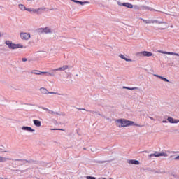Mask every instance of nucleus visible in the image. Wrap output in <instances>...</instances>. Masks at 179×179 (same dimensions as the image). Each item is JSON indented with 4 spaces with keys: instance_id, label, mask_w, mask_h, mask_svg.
<instances>
[{
    "instance_id": "5",
    "label": "nucleus",
    "mask_w": 179,
    "mask_h": 179,
    "mask_svg": "<svg viewBox=\"0 0 179 179\" xmlns=\"http://www.w3.org/2000/svg\"><path fill=\"white\" fill-rule=\"evenodd\" d=\"M20 37L21 40L27 41L31 38V35H30V33H28V32H21L20 34Z\"/></svg>"
},
{
    "instance_id": "19",
    "label": "nucleus",
    "mask_w": 179,
    "mask_h": 179,
    "mask_svg": "<svg viewBox=\"0 0 179 179\" xmlns=\"http://www.w3.org/2000/svg\"><path fill=\"white\" fill-rule=\"evenodd\" d=\"M40 92H41V93H42V94H48V93H50L48 92V90L45 87H41L40 89Z\"/></svg>"
},
{
    "instance_id": "18",
    "label": "nucleus",
    "mask_w": 179,
    "mask_h": 179,
    "mask_svg": "<svg viewBox=\"0 0 179 179\" xmlns=\"http://www.w3.org/2000/svg\"><path fill=\"white\" fill-rule=\"evenodd\" d=\"M158 52H160L161 54H165L166 55H176V52H164L159 50Z\"/></svg>"
},
{
    "instance_id": "10",
    "label": "nucleus",
    "mask_w": 179,
    "mask_h": 179,
    "mask_svg": "<svg viewBox=\"0 0 179 179\" xmlns=\"http://www.w3.org/2000/svg\"><path fill=\"white\" fill-rule=\"evenodd\" d=\"M168 122H170V124H178L179 120L178 119H174L171 117H169L167 118Z\"/></svg>"
},
{
    "instance_id": "1",
    "label": "nucleus",
    "mask_w": 179,
    "mask_h": 179,
    "mask_svg": "<svg viewBox=\"0 0 179 179\" xmlns=\"http://www.w3.org/2000/svg\"><path fill=\"white\" fill-rule=\"evenodd\" d=\"M115 124L118 128H124L125 127H139V124L135 122L126 119H119L115 120Z\"/></svg>"
},
{
    "instance_id": "12",
    "label": "nucleus",
    "mask_w": 179,
    "mask_h": 179,
    "mask_svg": "<svg viewBox=\"0 0 179 179\" xmlns=\"http://www.w3.org/2000/svg\"><path fill=\"white\" fill-rule=\"evenodd\" d=\"M128 163L129 164H134L135 166H139V164H141V162L136 159H129Z\"/></svg>"
},
{
    "instance_id": "11",
    "label": "nucleus",
    "mask_w": 179,
    "mask_h": 179,
    "mask_svg": "<svg viewBox=\"0 0 179 179\" xmlns=\"http://www.w3.org/2000/svg\"><path fill=\"white\" fill-rule=\"evenodd\" d=\"M18 8L20 9V10H21L22 12H26L27 11V7H26V6L24 4L22 3H20L18 4Z\"/></svg>"
},
{
    "instance_id": "31",
    "label": "nucleus",
    "mask_w": 179,
    "mask_h": 179,
    "mask_svg": "<svg viewBox=\"0 0 179 179\" xmlns=\"http://www.w3.org/2000/svg\"><path fill=\"white\" fill-rule=\"evenodd\" d=\"M3 152V147H0V153H2Z\"/></svg>"
},
{
    "instance_id": "30",
    "label": "nucleus",
    "mask_w": 179,
    "mask_h": 179,
    "mask_svg": "<svg viewBox=\"0 0 179 179\" xmlns=\"http://www.w3.org/2000/svg\"><path fill=\"white\" fill-rule=\"evenodd\" d=\"M42 110H44L45 111H48V113H51V110H49L47 108H42Z\"/></svg>"
},
{
    "instance_id": "39",
    "label": "nucleus",
    "mask_w": 179,
    "mask_h": 179,
    "mask_svg": "<svg viewBox=\"0 0 179 179\" xmlns=\"http://www.w3.org/2000/svg\"><path fill=\"white\" fill-rule=\"evenodd\" d=\"M27 1H33V0H27Z\"/></svg>"
},
{
    "instance_id": "29",
    "label": "nucleus",
    "mask_w": 179,
    "mask_h": 179,
    "mask_svg": "<svg viewBox=\"0 0 179 179\" xmlns=\"http://www.w3.org/2000/svg\"><path fill=\"white\" fill-rule=\"evenodd\" d=\"M118 6H124L125 3H122V1H117Z\"/></svg>"
},
{
    "instance_id": "25",
    "label": "nucleus",
    "mask_w": 179,
    "mask_h": 179,
    "mask_svg": "<svg viewBox=\"0 0 179 179\" xmlns=\"http://www.w3.org/2000/svg\"><path fill=\"white\" fill-rule=\"evenodd\" d=\"M152 156H154L155 157H160V152H155L152 154Z\"/></svg>"
},
{
    "instance_id": "4",
    "label": "nucleus",
    "mask_w": 179,
    "mask_h": 179,
    "mask_svg": "<svg viewBox=\"0 0 179 179\" xmlns=\"http://www.w3.org/2000/svg\"><path fill=\"white\" fill-rule=\"evenodd\" d=\"M38 31L39 33H44L45 34H50L52 33V29L50 27H45L44 28H40Z\"/></svg>"
},
{
    "instance_id": "24",
    "label": "nucleus",
    "mask_w": 179,
    "mask_h": 179,
    "mask_svg": "<svg viewBox=\"0 0 179 179\" xmlns=\"http://www.w3.org/2000/svg\"><path fill=\"white\" fill-rule=\"evenodd\" d=\"M160 23H162V21H159V20L152 19V24H160Z\"/></svg>"
},
{
    "instance_id": "27",
    "label": "nucleus",
    "mask_w": 179,
    "mask_h": 179,
    "mask_svg": "<svg viewBox=\"0 0 179 179\" xmlns=\"http://www.w3.org/2000/svg\"><path fill=\"white\" fill-rule=\"evenodd\" d=\"M133 9H135L136 10H139V9H141V7H139V6L135 5L133 6Z\"/></svg>"
},
{
    "instance_id": "20",
    "label": "nucleus",
    "mask_w": 179,
    "mask_h": 179,
    "mask_svg": "<svg viewBox=\"0 0 179 179\" xmlns=\"http://www.w3.org/2000/svg\"><path fill=\"white\" fill-rule=\"evenodd\" d=\"M8 160H9V158L0 155V163H6Z\"/></svg>"
},
{
    "instance_id": "9",
    "label": "nucleus",
    "mask_w": 179,
    "mask_h": 179,
    "mask_svg": "<svg viewBox=\"0 0 179 179\" xmlns=\"http://www.w3.org/2000/svg\"><path fill=\"white\" fill-rule=\"evenodd\" d=\"M140 55L141 57H152L153 53H152V52L143 51L140 52Z\"/></svg>"
},
{
    "instance_id": "3",
    "label": "nucleus",
    "mask_w": 179,
    "mask_h": 179,
    "mask_svg": "<svg viewBox=\"0 0 179 179\" xmlns=\"http://www.w3.org/2000/svg\"><path fill=\"white\" fill-rule=\"evenodd\" d=\"M21 129L24 132H27L28 134H35L36 133V129H34L31 127H29V126H22Z\"/></svg>"
},
{
    "instance_id": "7",
    "label": "nucleus",
    "mask_w": 179,
    "mask_h": 179,
    "mask_svg": "<svg viewBox=\"0 0 179 179\" xmlns=\"http://www.w3.org/2000/svg\"><path fill=\"white\" fill-rule=\"evenodd\" d=\"M159 30H166V29H169V24L166 22L161 21L158 27Z\"/></svg>"
},
{
    "instance_id": "22",
    "label": "nucleus",
    "mask_w": 179,
    "mask_h": 179,
    "mask_svg": "<svg viewBox=\"0 0 179 179\" xmlns=\"http://www.w3.org/2000/svg\"><path fill=\"white\" fill-rule=\"evenodd\" d=\"M143 23L145 24H152V19L143 20Z\"/></svg>"
},
{
    "instance_id": "17",
    "label": "nucleus",
    "mask_w": 179,
    "mask_h": 179,
    "mask_svg": "<svg viewBox=\"0 0 179 179\" xmlns=\"http://www.w3.org/2000/svg\"><path fill=\"white\" fill-rule=\"evenodd\" d=\"M69 66L67 65H64L60 68L55 69L54 71H66L68 69Z\"/></svg>"
},
{
    "instance_id": "38",
    "label": "nucleus",
    "mask_w": 179,
    "mask_h": 179,
    "mask_svg": "<svg viewBox=\"0 0 179 179\" xmlns=\"http://www.w3.org/2000/svg\"><path fill=\"white\" fill-rule=\"evenodd\" d=\"M150 120H153V117H149Z\"/></svg>"
},
{
    "instance_id": "15",
    "label": "nucleus",
    "mask_w": 179,
    "mask_h": 179,
    "mask_svg": "<svg viewBox=\"0 0 179 179\" xmlns=\"http://www.w3.org/2000/svg\"><path fill=\"white\" fill-rule=\"evenodd\" d=\"M32 73H34V75H45V73H48L45 72V71H40L38 70H34V71H32Z\"/></svg>"
},
{
    "instance_id": "33",
    "label": "nucleus",
    "mask_w": 179,
    "mask_h": 179,
    "mask_svg": "<svg viewBox=\"0 0 179 179\" xmlns=\"http://www.w3.org/2000/svg\"><path fill=\"white\" fill-rule=\"evenodd\" d=\"M127 89H128L129 90H135V88H128V87H127Z\"/></svg>"
},
{
    "instance_id": "6",
    "label": "nucleus",
    "mask_w": 179,
    "mask_h": 179,
    "mask_svg": "<svg viewBox=\"0 0 179 179\" xmlns=\"http://www.w3.org/2000/svg\"><path fill=\"white\" fill-rule=\"evenodd\" d=\"M40 10H41V8H27V12H29L31 15H36L40 13Z\"/></svg>"
},
{
    "instance_id": "2",
    "label": "nucleus",
    "mask_w": 179,
    "mask_h": 179,
    "mask_svg": "<svg viewBox=\"0 0 179 179\" xmlns=\"http://www.w3.org/2000/svg\"><path fill=\"white\" fill-rule=\"evenodd\" d=\"M5 44L9 50H17L19 48H24V46L22 43H15L10 40H6Z\"/></svg>"
},
{
    "instance_id": "35",
    "label": "nucleus",
    "mask_w": 179,
    "mask_h": 179,
    "mask_svg": "<svg viewBox=\"0 0 179 179\" xmlns=\"http://www.w3.org/2000/svg\"><path fill=\"white\" fill-rule=\"evenodd\" d=\"M98 179H107V178H106L104 177H99Z\"/></svg>"
},
{
    "instance_id": "8",
    "label": "nucleus",
    "mask_w": 179,
    "mask_h": 179,
    "mask_svg": "<svg viewBox=\"0 0 179 179\" xmlns=\"http://www.w3.org/2000/svg\"><path fill=\"white\" fill-rule=\"evenodd\" d=\"M119 57L121 59H124V61H126V62H132V59H131V58L129 57V56L127 55L120 54L119 55Z\"/></svg>"
},
{
    "instance_id": "28",
    "label": "nucleus",
    "mask_w": 179,
    "mask_h": 179,
    "mask_svg": "<svg viewBox=\"0 0 179 179\" xmlns=\"http://www.w3.org/2000/svg\"><path fill=\"white\" fill-rule=\"evenodd\" d=\"M160 156H164V157H167L169 156V154L166 152H160Z\"/></svg>"
},
{
    "instance_id": "37",
    "label": "nucleus",
    "mask_w": 179,
    "mask_h": 179,
    "mask_svg": "<svg viewBox=\"0 0 179 179\" xmlns=\"http://www.w3.org/2000/svg\"><path fill=\"white\" fill-rule=\"evenodd\" d=\"M175 56L176 57H179V54L178 53H175Z\"/></svg>"
},
{
    "instance_id": "21",
    "label": "nucleus",
    "mask_w": 179,
    "mask_h": 179,
    "mask_svg": "<svg viewBox=\"0 0 179 179\" xmlns=\"http://www.w3.org/2000/svg\"><path fill=\"white\" fill-rule=\"evenodd\" d=\"M124 8H128V9H134V5L131 3H124Z\"/></svg>"
},
{
    "instance_id": "14",
    "label": "nucleus",
    "mask_w": 179,
    "mask_h": 179,
    "mask_svg": "<svg viewBox=\"0 0 179 179\" xmlns=\"http://www.w3.org/2000/svg\"><path fill=\"white\" fill-rule=\"evenodd\" d=\"M154 76H156V78H159V79H161V80H163V82H167L168 83H170V80H169V79H167L163 76H161L157 74H154Z\"/></svg>"
},
{
    "instance_id": "26",
    "label": "nucleus",
    "mask_w": 179,
    "mask_h": 179,
    "mask_svg": "<svg viewBox=\"0 0 179 179\" xmlns=\"http://www.w3.org/2000/svg\"><path fill=\"white\" fill-rule=\"evenodd\" d=\"M85 179H96L94 176H87L85 177Z\"/></svg>"
},
{
    "instance_id": "13",
    "label": "nucleus",
    "mask_w": 179,
    "mask_h": 179,
    "mask_svg": "<svg viewBox=\"0 0 179 179\" xmlns=\"http://www.w3.org/2000/svg\"><path fill=\"white\" fill-rule=\"evenodd\" d=\"M72 2H75V3H77L78 5H81L83 6L84 5H87L89 4V1H79L76 0H71Z\"/></svg>"
},
{
    "instance_id": "34",
    "label": "nucleus",
    "mask_w": 179,
    "mask_h": 179,
    "mask_svg": "<svg viewBox=\"0 0 179 179\" xmlns=\"http://www.w3.org/2000/svg\"><path fill=\"white\" fill-rule=\"evenodd\" d=\"M162 122H163V124H167V121L166 120H163Z\"/></svg>"
},
{
    "instance_id": "23",
    "label": "nucleus",
    "mask_w": 179,
    "mask_h": 179,
    "mask_svg": "<svg viewBox=\"0 0 179 179\" xmlns=\"http://www.w3.org/2000/svg\"><path fill=\"white\" fill-rule=\"evenodd\" d=\"M144 9H145V10H150V12H153V10H155V9H153V8L149 7V6L144 7Z\"/></svg>"
},
{
    "instance_id": "32",
    "label": "nucleus",
    "mask_w": 179,
    "mask_h": 179,
    "mask_svg": "<svg viewBox=\"0 0 179 179\" xmlns=\"http://www.w3.org/2000/svg\"><path fill=\"white\" fill-rule=\"evenodd\" d=\"M22 61H23V62H26V61H27V58H22Z\"/></svg>"
},
{
    "instance_id": "36",
    "label": "nucleus",
    "mask_w": 179,
    "mask_h": 179,
    "mask_svg": "<svg viewBox=\"0 0 179 179\" xmlns=\"http://www.w3.org/2000/svg\"><path fill=\"white\" fill-rule=\"evenodd\" d=\"M175 159H176V160H179V155L177 156Z\"/></svg>"
},
{
    "instance_id": "16",
    "label": "nucleus",
    "mask_w": 179,
    "mask_h": 179,
    "mask_svg": "<svg viewBox=\"0 0 179 179\" xmlns=\"http://www.w3.org/2000/svg\"><path fill=\"white\" fill-rule=\"evenodd\" d=\"M33 123H34V125L35 127H37L38 128H40V127H41V121L38 120H34Z\"/></svg>"
}]
</instances>
